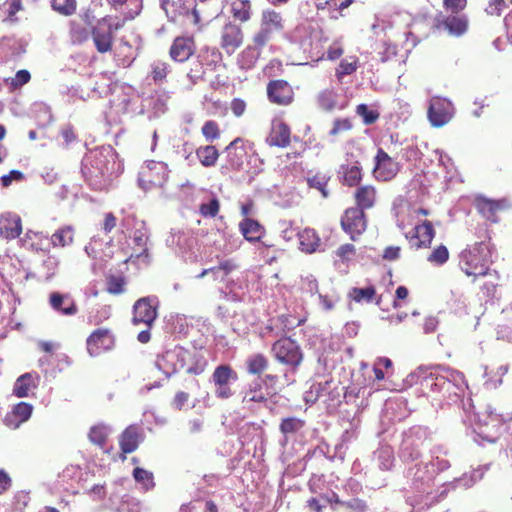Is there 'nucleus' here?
Masks as SVG:
<instances>
[{
  "instance_id": "obj_1",
  "label": "nucleus",
  "mask_w": 512,
  "mask_h": 512,
  "mask_svg": "<svg viewBox=\"0 0 512 512\" xmlns=\"http://www.w3.org/2000/svg\"><path fill=\"white\" fill-rule=\"evenodd\" d=\"M117 157L111 145L96 147L86 153L81 171L93 190H107L112 185L114 177L122 172V164Z\"/></svg>"
},
{
  "instance_id": "obj_2",
  "label": "nucleus",
  "mask_w": 512,
  "mask_h": 512,
  "mask_svg": "<svg viewBox=\"0 0 512 512\" xmlns=\"http://www.w3.org/2000/svg\"><path fill=\"white\" fill-rule=\"evenodd\" d=\"M156 367L167 377H171L179 370L187 366V373L200 375L204 372L207 361L196 350H188L180 345L166 347V349L157 355L155 361Z\"/></svg>"
},
{
  "instance_id": "obj_3",
  "label": "nucleus",
  "mask_w": 512,
  "mask_h": 512,
  "mask_svg": "<svg viewBox=\"0 0 512 512\" xmlns=\"http://www.w3.org/2000/svg\"><path fill=\"white\" fill-rule=\"evenodd\" d=\"M271 353L274 359L285 367L284 377L286 382H294V375L304 359L299 343L290 337H282L273 343Z\"/></svg>"
},
{
  "instance_id": "obj_4",
  "label": "nucleus",
  "mask_w": 512,
  "mask_h": 512,
  "mask_svg": "<svg viewBox=\"0 0 512 512\" xmlns=\"http://www.w3.org/2000/svg\"><path fill=\"white\" fill-rule=\"evenodd\" d=\"M490 244L485 241L475 243L460 254L459 265L467 276H485L489 274L491 262Z\"/></svg>"
},
{
  "instance_id": "obj_5",
  "label": "nucleus",
  "mask_w": 512,
  "mask_h": 512,
  "mask_svg": "<svg viewBox=\"0 0 512 512\" xmlns=\"http://www.w3.org/2000/svg\"><path fill=\"white\" fill-rule=\"evenodd\" d=\"M429 438V431L422 426H414L403 433L398 450V457L405 465L417 462L421 456V448Z\"/></svg>"
},
{
  "instance_id": "obj_6",
  "label": "nucleus",
  "mask_w": 512,
  "mask_h": 512,
  "mask_svg": "<svg viewBox=\"0 0 512 512\" xmlns=\"http://www.w3.org/2000/svg\"><path fill=\"white\" fill-rule=\"evenodd\" d=\"M444 370H452L444 365L420 366L411 377H417L423 390L433 394H443L445 387H453L448 380L450 373Z\"/></svg>"
},
{
  "instance_id": "obj_7",
  "label": "nucleus",
  "mask_w": 512,
  "mask_h": 512,
  "mask_svg": "<svg viewBox=\"0 0 512 512\" xmlns=\"http://www.w3.org/2000/svg\"><path fill=\"white\" fill-rule=\"evenodd\" d=\"M168 178V168L164 162L147 161L141 167L138 177L139 186L143 190L162 187Z\"/></svg>"
},
{
  "instance_id": "obj_8",
  "label": "nucleus",
  "mask_w": 512,
  "mask_h": 512,
  "mask_svg": "<svg viewBox=\"0 0 512 512\" xmlns=\"http://www.w3.org/2000/svg\"><path fill=\"white\" fill-rule=\"evenodd\" d=\"M238 380L237 372L228 364H222L215 368L211 382L215 386V396L219 399H229L234 392L231 384Z\"/></svg>"
},
{
  "instance_id": "obj_9",
  "label": "nucleus",
  "mask_w": 512,
  "mask_h": 512,
  "mask_svg": "<svg viewBox=\"0 0 512 512\" xmlns=\"http://www.w3.org/2000/svg\"><path fill=\"white\" fill-rule=\"evenodd\" d=\"M505 419L503 415L497 414L491 407H487L482 417L478 416L476 433L488 442H495L500 433Z\"/></svg>"
},
{
  "instance_id": "obj_10",
  "label": "nucleus",
  "mask_w": 512,
  "mask_h": 512,
  "mask_svg": "<svg viewBox=\"0 0 512 512\" xmlns=\"http://www.w3.org/2000/svg\"><path fill=\"white\" fill-rule=\"evenodd\" d=\"M158 305L159 300L156 296H147L138 299L133 306V323H143L150 328L157 318Z\"/></svg>"
},
{
  "instance_id": "obj_11",
  "label": "nucleus",
  "mask_w": 512,
  "mask_h": 512,
  "mask_svg": "<svg viewBox=\"0 0 512 512\" xmlns=\"http://www.w3.org/2000/svg\"><path fill=\"white\" fill-rule=\"evenodd\" d=\"M168 247L172 248L177 254L185 257L193 251L197 244V238L190 229H171L170 235L166 239Z\"/></svg>"
},
{
  "instance_id": "obj_12",
  "label": "nucleus",
  "mask_w": 512,
  "mask_h": 512,
  "mask_svg": "<svg viewBox=\"0 0 512 512\" xmlns=\"http://www.w3.org/2000/svg\"><path fill=\"white\" fill-rule=\"evenodd\" d=\"M454 115L453 104L446 98L433 97L428 108V118L432 126L442 127Z\"/></svg>"
},
{
  "instance_id": "obj_13",
  "label": "nucleus",
  "mask_w": 512,
  "mask_h": 512,
  "mask_svg": "<svg viewBox=\"0 0 512 512\" xmlns=\"http://www.w3.org/2000/svg\"><path fill=\"white\" fill-rule=\"evenodd\" d=\"M341 227L351 240L356 241L367 227L364 211L361 208H348L341 217Z\"/></svg>"
},
{
  "instance_id": "obj_14",
  "label": "nucleus",
  "mask_w": 512,
  "mask_h": 512,
  "mask_svg": "<svg viewBox=\"0 0 512 512\" xmlns=\"http://www.w3.org/2000/svg\"><path fill=\"white\" fill-rule=\"evenodd\" d=\"M405 475L415 490L424 491L425 488L429 487L432 483L436 475V470L431 469L428 462H420L408 466Z\"/></svg>"
},
{
  "instance_id": "obj_15",
  "label": "nucleus",
  "mask_w": 512,
  "mask_h": 512,
  "mask_svg": "<svg viewBox=\"0 0 512 512\" xmlns=\"http://www.w3.org/2000/svg\"><path fill=\"white\" fill-rule=\"evenodd\" d=\"M400 164L392 159L382 148H379L375 156L373 174L377 180L390 181L399 172Z\"/></svg>"
},
{
  "instance_id": "obj_16",
  "label": "nucleus",
  "mask_w": 512,
  "mask_h": 512,
  "mask_svg": "<svg viewBox=\"0 0 512 512\" xmlns=\"http://www.w3.org/2000/svg\"><path fill=\"white\" fill-rule=\"evenodd\" d=\"M114 344L113 336L108 329L99 328L87 339V350L91 356H97L102 351L110 349Z\"/></svg>"
},
{
  "instance_id": "obj_17",
  "label": "nucleus",
  "mask_w": 512,
  "mask_h": 512,
  "mask_svg": "<svg viewBox=\"0 0 512 512\" xmlns=\"http://www.w3.org/2000/svg\"><path fill=\"white\" fill-rule=\"evenodd\" d=\"M91 34L96 50L99 53L111 51L114 34L111 32L110 26L106 25L105 21L98 20L97 24L92 27Z\"/></svg>"
},
{
  "instance_id": "obj_18",
  "label": "nucleus",
  "mask_w": 512,
  "mask_h": 512,
  "mask_svg": "<svg viewBox=\"0 0 512 512\" xmlns=\"http://www.w3.org/2000/svg\"><path fill=\"white\" fill-rule=\"evenodd\" d=\"M474 206L486 220L496 223L498 222V213L505 208V201L479 195L474 200Z\"/></svg>"
},
{
  "instance_id": "obj_19",
  "label": "nucleus",
  "mask_w": 512,
  "mask_h": 512,
  "mask_svg": "<svg viewBox=\"0 0 512 512\" xmlns=\"http://www.w3.org/2000/svg\"><path fill=\"white\" fill-rule=\"evenodd\" d=\"M269 100L278 105H288L293 99V90L285 80L271 81L267 86Z\"/></svg>"
},
{
  "instance_id": "obj_20",
  "label": "nucleus",
  "mask_w": 512,
  "mask_h": 512,
  "mask_svg": "<svg viewBox=\"0 0 512 512\" xmlns=\"http://www.w3.org/2000/svg\"><path fill=\"white\" fill-rule=\"evenodd\" d=\"M243 42V33L241 28L233 23H227L221 34V47L227 54H233Z\"/></svg>"
},
{
  "instance_id": "obj_21",
  "label": "nucleus",
  "mask_w": 512,
  "mask_h": 512,
  "mask_svg": "<svg viewBox=\"0 0 512 512\" xmlns=\"http://www.w3.org/2000/svg\"><path fill=\"white\" fill-rule=\"evenodd\" d=\"M434 236L435 231L433 226L431 222L427 220L413 228L412 236L409 237L408 234H406V238L409 239L411 247L416 249L429 247Z\"/></svg>"
},
{
  "instance_id": "obj_22",
  "label": "nucleus",
  "mask_w": 512,
  "mask_h": 512,
  "mask_svg": "<svg viewBox=\"0 0 512 512\" xmlns=\"http://www.w3.org/2000/svg\"><path fill=\"white\" fill-rule=\"evenodd\" d=\"M112 95L113 98L110 100V113H115L118 116L128 113L130 105L136 98L134 91L130 87L121 88L119 91L114 90Z\"/></svg>"
},
{
  "instance_id": "obj_23",
  "label": "nucleus",
  "mask_w": 512,
  "mask_h": 512,
  "mask_svg": "<svg viewBox=\"0 0 512 512\" xmlns=\"http://www.w3.org/2000/svg\"><path fill=\"white\" fill-rule=\"evenodd\" d=\"M166 15L169 20L173 22H175L179 16H192L194 23H198L200 20L193 0H173L171 9L166 10Z\"/></svg>"
},
{
  "instance_id": "obj_24",
  "label": "nucleus",
  "mask_w": 512,
  "mask_h": 512,
  "mask_svg": "<svg viewBox=\"0 0 512 512\" xmlns=\"http://www.w3.org/2000/svg\"><path fill=\"white\" fill-rule=\"evenodd\" d=\"M49 304L54 311L66 316L75 315L78 311L74 300L69 294L52 292L49 296Z\"/></svg>"
},
{
  "instance_id": "obj_25",
  "label": "nucleus",
  "mask_w": 512,
  "mask_h": 512,
  "mask_svg": "<svg viewBox=\"0 0 512 512\" xmlns=\"http://www.w3.org/2000/svg\"><path fill=\"white\" fill-rule=\"evenodd\" d=\"M32 411L33 406L31 404L20 402L5 416L4 423L9 428L17 429L23 422L31 417Z\"/></svg>"
},
{
  "instance_id": "obj_26",
  "label": "nucleus",
  "mask_w": 512,
  "mask_h": 512,
  "mask_svg": "<svg viewBox=\"0 0 512 512\" xmlns=\"http://www.w3.org/2000/svg\"><path fill=\"white\" fill-rule=\"evenodd\" d=\"M22 231L21 218L15 213H5L0 217V236L14 239Z\"/></svg>"
},
{
  "instance_id": "obj_27",
  "label": "nucleus",
  "mask_w": 512,
  "mask_h": 512,
  "mask_svg": "<svg viewBox=\"0 0 512 512\" xmlns=\"http://www.w3.org/2000/svg\"><path fill=\"white\" fill-rule=\"evenodd\" d=\"M270 146L287 147L290 144V128L282 121H274L266 138Z\"/></svg>"
},
{
  "instance_id": "obj_28",
  "label": "nucleus",
  "mask_w": 512,
  "mask_h": 512,
  "mask_svg": "<svg viewBox=\"0 0 512 512\" xmlns=\"http://www.w3.org/2000/svg\"><path fill=\"white\" fill-rule=\"evenodd\" d=\"M446 371L450 373L448 380L451 384H453V387H445L442 397L448 399L449 401H457V399L461 396V394L464 393L465 389L467 388L464 375L463 373L454 369Z\"/></svg>"
},
{
  "instance_id": "obj_29",
  "label": "nucleus",
  "mask_w": 512,
  "mask_h": 512,
  "mask_svg": "<svg viewBox=\"0 0 512 512\" xmlns=\"http://www.w3.org/2000/svg\"><path fill=\"white\" fill-rule=\"evenodd\" d=\"M39 376L37 373H25L19 376L13 387V393L19 398L29 396V393L38 385Z\"/></svg>"
},
{
  "instance_id": "obj_30",
  "label": "nucleus",
  "mask_w": 512,
  "mask_h": 512,
  "mask_svg": "<svg viewBox=\"0 0 512 512\" xmlns=\"http://www.w3.org/2000/svg\"><path fill=\"white\" fill-rule=\"evenodd\" d=\"M193 54V42L189 38L178 37L170 48V56L177 62H184Z\"/></svg>"
},
{
  "instance_id": "obj_31",
  "label": "nucleus",
  "mask_w": 512,
  "mask_h": 512,
  "mask_svg": "<svg viewBox=\"0 0 512 512\" xmlns=\"http://www.w3.org/2000/svg\"><path fill=\"white\" fill-rule=\"evenodd\" d=\"M305 425L306 422L297 417L283 418L279 425V430L284 437L282 444H286L290 437H294L301 433Z\"/></svg>"
},
{
  "instance_id": "obj_32",
  "label": "nucleus",
  "mask_w": 512,
  "mask_h": 512,
  "mask_svg": "<svg viewBox=\"0 0 512 512\" xmlns=\"http://www.w3.org/2000/svg\"><path fill=\"white\" fill-rule=\"evenodd\" d=\"M140 443L138 427L128 426L121 434L119 439L120 448L123 453L134 452Z\"/></svg>"
},
{
  "instance_id": "obj_33",
  "label": "nucleus",
  "mask_w": 512,
  "mask_h": 512,
  "mask_svg": "<svg viewBox=\"0 0 512 512\" xmlns=\"http://www.w3.org/2000/svg\"><path fill=\"white\" fill-rule=\"evenodd\" d=\"M267 393L263 391V381L260 378L253 380L244 391L242 402L249 404L251 402L263 403L267 400Z\"/></svg>"
},
{
  "instance_id": "obj_34",
  "label": "nucleus",
  "mask_w": 512,
  "mask_h": 512,
  "mask_svg": "<svg viewBox=\"0 0 512 512\" xmlns=\"http://www.w3.org/2000/svg\"><path fill=\"white\" fill-rule=\"evenodd\" d=\"M374 458L377 466L382 471H389L394 467V450L390 445H381L375 452Z\"/></svg>"
},
{
  "instance_id": "obj_35",
  "label": "nucleus",
  "mask_w": 512,
  "mask_h": 512,
  "mask_svg": "<svg viewBox=\"0 0 512 512\" xmlns=\"http://www.w3.org/2000/svg\"><path fill=\"white\" fill-rule=\"evenodd\" d=\"M343 177V183L353 187L359 184L362 179L361 167L356 161L354 163L342 164L338 171Z\"/></svg>"
},
{
  "instance_id": "obj_36",
  "label": "nucleus",
  "mask_w": 512,
  "mask_h": 512,
  "mask_svg": "<svg viewBox=\"0 0 512 512\" xmlns=\"http://www.w3.org/2000/svg\"><path fill=\"white\" fill-rule=\"evenodd\" d=\"M115 9L120 10L127 19H133L142 10V0H107Z\"/></svg>"
},
{
  "instance_id": "obj_37",
  "label": "nucleus",
  "mask_w": 512,
  "mask_h": 512,
  "mask_svg": "<svg viewBox=\"0 0 512 512\" xmlns=\"http://www.w3.org/2000/svg\"><path fill=\"white\" fill-rule=\"evenodd\" d=\"M339 94L335 88H326L317 95L318 106L325 111H332L336 108L343 109L344 105H338Z\"/></svg>"
},
{
  "instance_id": "obj_38",
  "label": "nucleus",
  "mask_w": 512,
  "mask_h": 512,
  "mask_svg": "<svg viewBox=\"0 0 512 512\" xmlns=\"http://www.w3.org/2000/svg\"><path fill=\"white\" fill-rule=\"evenodd\" d=\"M241 233L249 242L259 241L264 233L263 227L254 219L246 217L239 224Z\"/></svg>"
},
{
  "instance_id": "obj_39",
  "label": "nucleus",
  "mask_w": 512,
  "mask_h": 512,
  "mask_svg": "<svg viewBox=\"0 0 512 512\" xmlns=\"http://www.w3.org/2000/svg\"><path fill=\"white\" fill-rule=\"evenodd\" d=\"M442 26L450 35L461 36L467 31L468 20L464 15H451L446 17Z\"/></svg>"
},
{
  "instance_id": "obj_40",
  "label": "nucleus",
  "mask_w": 512,
  "mask_h": 512,
  "mask_svg": "<svg viewBox=\"0 0 512 512\" xmlns=\"http://www.w3.org/2000/svg\"><path fill=\"white\" fill-rule=\"evenodd\" d=\"M299 238L300 249L306 253H313L317 250L320 238L314 229L305 228L296 234Z\"/></svg>"
},
{
  "instance_id": "obj_41",
  "label": "nucleus",
  "mask_w": 512,
  "mask_h": 512,
  "mask_svg": "<svg viewBox=\"0 0 512 512\" xmlns=\"http://www.w3.org/2000/svg\"><path fill=\"white\" fill-rule=\"evenodd\" d=\"M245 366L247 373L260 376L268 368L269 360L262 353H254L247 357Z\"/></svg>"
},
{
  "instance_id": "obj_42",
  "label": "nucleus",
  "mask_w": 512,
  "mask_h": 512,
  "mask_svg": "<svg viewBox=\"0 0 512 512\" xmlns=\"http://www.w3.org/2000/svg\"><path fill=\"white\" fill-rule=\"evenodd\" d=\"M357 207L364 209L371 208L374 205L376 198V190L370 185L361 186L355 193Z\"/></svg>"
},
{
  "instance_id": "obj_43",
  "label": "nucleus",
  "mask_w": 512,
  "mask_h": 512,
  "mask_svg": "<svg viewBox=\"0 0 512 512\" xmlns=\"http://www.w3.org/2000/svg\"><path fill=\"white\" fill-rule=\"evenodd\" d=\"M261 26L272 33L281 31L283 29L281 14L270 9L263 11Z\"/></svg>"
},
{
  "instance_id": "obj_44",
  "label": "nucleus",
  "mask_w": 512,
  "mask_h": 512,
  "mask_svg": "<svg viewBox=\"0 0 512 512\" xmlns=\"http://www.w3.org/2000/svg\"><path fill=\"white\" fill-rule=\"evenodd\" d=\"M60 261L54 255H46L38 267V275L46 281L55 276Z\"/></svg>"
},
{
  "instance_id": "obj_45",
  "label": "nucleus",
  "mask_w": 512,
  "mask_h": 512,
  "mask_svg": "<svg viewBox=\"0 0 512 512\" xmlns=\"http://www.w3.org/2000/svg\"><path fill=\"white\" fill-rule=\"evenodd\" d=\"M330 381L318 382L311 385L310 389L304 393V401L307 404H314L318 400L324 401L326 390L329 388Z\"/></svg>"
},
{
  "instance_id": "obj_46",
  "label": "nucleus",
  "mask_w": 512,
  "mask_h": 512,
  "mask_svg": "<svg viewBox=\"0 0 512 512\" xmlns=\"http://www.w3.org/2000/svg\"><path fill=\"white\" fill-rule=\"evenodd\" d=\"M196 156L204 167H212L216 164L219 153L215 146L207 145L196 149Z\"/></svg>"
},
{
  "instance_id": "obj_47",
  "label": "nucleus",
  "mask_w": 512,
  "mask_h": 512,
  "mask_svg": "<svg viewBox=\"0 0 512 512\" xmlns=\"http://www.w3.org/2000/svg\"><path fill=\"white\" fill-rule=\"evenodd\" d=\"M74 230L71 226H64L56 230L51 236L54 247H65L73 242Z\"/></svg>"
},
{
  "instance_id": "obj_48",
  "label": "nucleus",
  "mask_w": 512,
  "mask_h": 512,
  "mask_svg": "<svg viewBox=\"0 0 512 512\" xmlns=\"http://www.w3.org/2000/svg\"><path fill=\"white\" fill-rule=\"evenodd\" d=\"M219 208L218 198L214 194H210L207 200L200 204L199 213L205 218H213L218 214Z\"/></svg>"
},
{
  "instance_id": "obj_49",
  "label": "nucleus",
  "mask_w": 512,
  "mask_h": 512,
  "mask_svg": "<svg viewBox=\"0 0 512 512\" xmlns=\"http://www.w3.org/2000/svg\"><path fill=\"white\" fill-rule=\"evenodd\" d=\"M111 433V428L104 425L98 424L91 427L89 432V439L92 443L103 447L108 435Z\"/></svg>"
},
{
  "instance_id": "obj_50",
  "label": "nucleus",
  "mask_w": 512,
  "mask_h": 512,
  "mask_svg": "<svg viewBox=\"0 0 512 512\" xmlns=\"http://www.w3.org/2000/svg\"><path fill=\"white\" fill-rule=\"evenodd\" d=\"M251 4L249 0H236L232 3L233 16L242 21H248L251 17Z\"/></svg>"
},
{
  "instance_id": "obj_51",
  "label": "nucleus",
  "mask_w": 512,
  "mask_h": 512,
  "mask_svg": "<svg viewBox=\"0 0 512 512\" xmlns=\"http://www.w3.org/2000/svg\"><path fill=\"white\" fill-rule=\"evenodd\" d=\"M330 381L329 388L326 390V395L324 399V403L328 406L335 407L341 403V396L343 393V387H340L336 382L332 379H328Z\"/></svg>"
},
{
  "instance_id": "obj_52",
  "label": "nucleus",
  "mask_w": 512,
  "mask_h": 512,
  "mask_svg": "<svg viewBox=\"0 0 512 512\" xmlns=\"http://www.w3.org/2000/svg\"><path fill=\"white\" fill-rule=\"evenodd\" d=\"M133 477L137 483L142 484L144 490H150L155 486L153 473L143 468H135Z\"/></svg>"
},
{
  "instance_id": "obj_53",
  "label": "nucleus",
  "mask_w": 512,
  "mask_h": 512,
  "mask_svg": "<svg viewBox=\"0 0 512 512\" xmlns=\"http://www.w3.org/2000/svg\"><path fill=\"white\" fill-rule=\"evenodd\" d=\"M51 7L54 11L64 16L72 15L76 10L75 0H51Z\"/></svg>"
},
{
  "instance_id": "obj_54",
  "label": "nucleus",
  "mask_w": 512,
  "mask_h": 512,
  "mask_svg": "<svg viewBox=\"0 0 512 512\" xmlns=\"http://www.w3.org/2000/svg\"><path fill=\"white\" fill-rule=\"evenodd\" d=\"M375 295L373 286L351 289L349 296L356 302H371Z\"/></svg>"
},
{
  "instance_id": "obj_55",
  "label": "nucleus",
  "mask_w": 512,
  "mask_h": 512,
  "mask_svg": "<svg viewBox=\"0 0 512 512\" xmlns=\"http://www.w3.org/2000/svg\"><path fill=\"white\" fill-rule=\"evenodd\" d=\"M340 508L351 510L353 512H367L366 502L357 496L345 497Z\"/></svg>"
},
{
  "instance_id": "obj_56",
  "label": "nucleus",
  "mask_w": 512,
  "mask_h": 512,
  "mask_svg": "<svg viewBox=\"0 0 512 512\" xmlns=\"http://www.w3.org/2000/svg\"><path fill=\"white\" fill-rule=\"evenodd\" d=\"M307 183H308L309 187L315 188L318 191H320V193L322 194V196L324 198L328 197L329 192L326 188L327 183H328V178L325 175L317 174L313 177H310L307 179Z\"/></svg>"
},
{
  "instance_id": "obj_57",
  "label": "nucleus",
  "mask_w": 512,
  "mask_h": 512,
  "mask_svg": "<svg viewBox=\"0 0 512 512\" xmlns=\"http://www.w3.org/2000/svg\"><path fill=\"white\" fill-rule=\"evenodd\" d=\"M449 259V252L446 246L440 245L432 251L427 260L434 265H443Z\"/></svg>"
},
{
  "instance_id": "obj_58",
  "label": "nucleus",
  "mask_w": 512,
  "mask_h": 512,
  "mask_svg": "<svg viewBox=\"0 0 512 512\" xmlns=\"http://www.w3.org/2000/svg\"><path fill=\"white\" fill-rule=\"evenodd\" d=\"M356 112L363 118V122L366 125L375 123L379 118V113L376 110L369 109L366 104H359L356 108Z\"/></svg>"
},
{
  "instance_id": "obj_59",
  "label": "nucleus",
  "mask_w": 512,
  "mask_h": 512,
  "mask_svg": "<svg viewBox=\"0 0 512 512\" xmlns=\"http://www.w3.org/2000/svg\"><path fill=\"white\" fill-rule=\"evenodd\" d=\"M112 506L117 512H140L138 503L128 495H125L117 506L112 502Z\"/></svg>"
},
{
  "instance_id": "obj_60",
  "label": "nucleus",
  "mask_w": 512,
  "mask_h": 512,
  "mask_svg": "<svg viewBox=\"0 0 512 512\" xmlns=\"http://www.w3.org/2000/svg\"><path fill=\"white\" fill-rule=\"evenodd\" d=\"M202 134L207 141H214L220 137V130L217 122L208 120L202 126Z\"/></svg>"
},
{
  "instance_id": "obj_61",
  "label": "nucleus",
  "mask_w": 512,
  "mask_h": 512,
  "mask_svg": "<svg viewBox=\"0 0 512 512\" xmlns=\"http://www.w3.org/2000/svg\"><path fill=\"white\" fill-rule=\"evenodd\" d=\"M239 143H242V140L240 138H236L226 147V152L232 164H239L238 161H235L232 155H234V157L239 158L240 160L242 156L245 154L244 148L238 146Z\"/></svg>"
},
{
  "instance_id": "obj_62",
  "label": "nucleus",
  "mask_w": 512,
  "mask_h": 512,
  "mask_svg": "<svg viewBox=\"0 0 512 512\" xmlns=\"http://www.w3.org/2000/svg\"><path fill=\"white\" fill-rule=\"evenodd\" d=\"M151 68L152 78L155 82L162 81L167 76L169 71V65L162 61H155L151 65Z\"/></svg>"
},
{
  "instance_id": "obj_63",
  "label": "nucleus",
  "mask_w": 512,
  "mask_h": 512,
  "mask_svg": "<svg viewBox=\"0 0 512 512\" xmlns=\"http://www.w3.org/2000/svg\"><path fill=\"white\" fill-rule=\"evenodd\" d=\"M124 279L122 277L110 276L107 279V292L118 295L124 292Z\"/></svg>"
},
{
  "instance_id": "obj_64",
  "label": "nucleus",
  "mask_w": 512,
  "mask_h": 512,
  "mask_svg": "<svg viewBox=\"0 0 512 512\" xmlns=\"http://www.w3.org/2000/svg\"><path fill=\"white\" fill-rule=\"evenodd\" d=\"M362 489V484L354 478H349L343 485V490L347 494L346 497L357 496L362 492Z\"/></svg>"
}]
</instances>
